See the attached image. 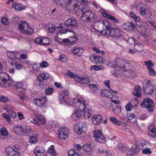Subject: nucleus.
<instances>
[{"instance_id":"nucleus-63","label":"nucleus","mask_w":156,"mask_h":156,"mask_svg":"<svg viewBox=\"0 0 156 156\" xmlns=\"http://www.w3.org/2000/svg\"><path fill=\"white\" fill-rule=\"evenodd\" d=\"M53 90V89L52 88L48 87L46 90L45 94L47 95H50L52 93Z\"/></svg>"},{"instance_id":"nucleus-51","label":"nucleus","mask_w":156,"mask_h":156,"mask_svg":"<svg viewBox=\"0 0 156 156\" xmlns=\"http://www.w3.org/2000/svg\"><path fill=\"white\" fill-rule=\"evenodd\" d=\"M34 42L36 44L42 45V36L36 38Z\"/></svg>"},{"instance_id":"nucleus-1","label":"nucleus","mask_w":156,"mask_h":156,"mask_svg":"<svg viewBox=\"0 0 156 156\" xmlns=\"http://www.w3.org/2000/svg\"><path fill=\"white\" fill-rule=\"evenodd\" d=\"M2 65L0 62V85L5 87H8L11 85L12 81L7 74L2 73Z\"/></svg>"},{"instance_id":"nucleus-62","label":"nucleus","mask_w":156,"mask_h":156,"mask_svg":"<svg viewBox=\"0 0 156 156\" xmlns=\"http://www.w3.org/2000/svg\"><path fill=\"white\" fill-rule=\"evenodd\" d=\"M48 65V63L45 61L42 62L40 64V67L41 68H45Z\"/></svg>"},{"instance_id":"nucleus-7","label":"nucleus","mask_w":156,"mask_h":156,"mask_svg":"<svg viewBox=\"0 0 156 156\" xmlns=\"http://www.w3.org/2000/svg\"><path fill=\"white\" fill-rule=\"evenodd\" d=\"M74 130L78 134L80 135L87 130V127L84 122H80L75 125Z\"/></svg>"},{"instance_id":"nucleus-18","label":"nucleus","mask_w":156,"mask_h":156,"mask_svg":"<svg viewBox=\"0 0 156 156\" xmlns=\"http://www.w3.org/2000/svg\"><path fill=\"white\" fill-rule=\"evenodd\" d=\"M140 151L139 148L137 146H133L128 151L127 156H133Z\"/></svg>"},{"instance_id":"nucleus-8","label":"nucleus","mask_w":156,"mask_h":156,"mask_svg":"<svg viewBox=\"0 0 156 156\" xmlns=\"http://www.w3.org/2000/svg\"><path fill=\"white\" fill-rule=\"evenodd\" d=\"M69 130L66 127H62L59 129L58 132L59 138L61 140H66L68 137Z\"/></svg>"},{"instance_id":"nucleus-48","label":"nucleus","mask_w":156,"mask_h":156,"mask_svg":"<svg viewBox=\"0 0 156 156\" xmlns=\"http://www.w3.org/2000/svg\"><path fill=\"white\" fill-rule=\"evenodd\" d=\"M57 27H55L53 24H51L48 28V32L50 33H52L55 31Z\"/></svg>"},{"instance_id":"nucleus-24","label":"nucleus","mask_w":156,"mask_h":156,"mask_svg":"<svg viewBox=\"0 0 156 156\" xmlns=\"http://www.w3.org/2000/svg\"><path fill=\"white\" fill-rule=\"evenodd\" d=\"M82 114L84 115V117L85 119H88L92 114L91 111L90 109L87 108L85 106L83 108Z\"/></svg>"},{"instance_id":"nucleus-28","label":"nucleus","mask_w":156,"mask_h":156,"mask_svg":"<svg viewBox=\"0 0 156 156\" xmlns=\"http://www.w3.org/2000/svg\"><path fill=\"white\" fill-rule=\"evenodd\" d=\"M60 28L59 27L58 28L59 31L57 33V36L62 35V34H65L67 32L74 33L73 30L67 29H62L63 27L60 26Z\"/></svg>"},{"instance_id":"nucleus-39","label":"nucleus","mask_w":156,"mask_h":156,"mask_svg":"<svg viewBox=\"0 0 156 156\" xmlns=\"http://www.w3.org/2000/svg\"><path fill=\"white\" fill-rule=\"evenodd\" d=\"M46 153L47 154L48 153L50 154V155H52V156H56V153L53 145L51 146L47 151Z\"/></svg>"},{"instance_id":"nucleus-56","label":"nucleus","mask_w":156,"mask_h":156,"mask_svg":"<svg viewBox=\"0 0 156 156\" xmlns=\"http://www.w3.org/2000/svg\"><path fill=\"white\" fill-rule=\"evenodd\" d=\"M29 142L31 144H34L37 142V139L36 137L32 136L30 138Z\"/></svg>"},{"instance_id":"nucleus-12","label":"nucleus","mask_w":156,"mask_h":156,"mask_svg":"<svg viewBox=\"0 0 156 156\" xmlns=\"http://www.w3.org/2000/svg\"><path fill=\"white\" fill-rule=\"evenodd\" d=\"M31 122L35 124L41 125L45 122V118L41 115L38 116L36 119L32 120Z\"/></svg>"},{"instance_id":"nucleus-57","label":"nucleus","mask_w":156,"mask_h":156,"mask_svg":"<svg viewBox=\"0 0 156 156\" xmlns=\"http://www.w3.org/2000/svg\"><path fill=\"white\" fill-rule=\"evenodd\" d=\"M8 101V98L5 96L2 95L0 98V102L6 103Z\"/></svg>"},{"instance_id":"nucleus-45","label":"nucleus","mask_w":156,"mask_h":156,"mask_svg":"<svg viewBox=\"0 0 156 156\" xmlns=\"http://www.w3.org/2000/svg\"><path fill=\"white\" fill-rule=\"evenodd\" d=\"M68 1V0H54V2L56 4H59L62 5H64L65 7L66 3Z\"/></svg>"},{"instance_id":"nucleus-32","label":"nucleus","mask_w":156,"mask_h":156,"mask_svg":"<svg viewBox=\"0 0 156 156\" xmlns=\"http://www.w3.org/2000/svg\"><path fill=\"white\" fill-rule=\"evenodd\" d=\"M102 15L104 17H106L108 19L112 20L115 23H119V21L117 19L110 15L108 14L105 12L103 13Z\"/></svg>"},{"instance_id":"nucleus-52","label":"nucleus","mask_w":156,"mask_h":156,"mask_svg":"<svg viewBox=\"0 0 156 156\" xmlns=\"http://www.w3.org/2000/svg\"><path fill=\"white\" fill-rule=\"evenodd\" d=\"M118 147L119 148L120 151L122 152H125L127 150L126 147L124 146L123 144L122 143H120L119 144Z\"/></svg>"},{"instance_id":"nucleus-6","label":"nucleus","mask_w":156,"mask_h":156,"mask_svg":"<svg viewBox=\"0 0 156 156\" xmlns=\"http://www.w3.org/2000/svg\"><path fill=\"white\" fill-rule=\"evenodd\" d=\"M81 18L85 21L91 23L95 20L97 16L92 11H87L83 12Z\"/></svg>"},{"instance_id":"nucleus-55","label":"nucleus","mask_w":156,"mask_h":156,"mask_svg":"<svg viewBox=\"0 0 156 156\" xmlns=\"http://www.w3.org/2000/svg\"><path fill=\"white\" fill-rule=\"evenodd\" d=\"M69 41L71 43L72 45H73L75 43V42L77 40L76 38L73 36L70 37L68 38Z\"/></svg>"},{"instance_id":"nucleus-31","label":"nucleus","mask_w":156,"mask_h":156,"mask_svg":"<svg viewBox=\"0 0 156 156\" xmlns=\"http://www.w3.org/2000/svg\"><path fill=\"white\" fill-rule=\"evenodd\" d=\"M140 13L142 15L144 16L145 14L146 11L147 10V5L143 3H141L140 4Z\"/></svg>"},{"instance_id":"nucleus-37","label":"nucleus","mask_w":156,"mask_h":156,"mask_svg":"<svg viewBox=\"0 0 156 156\" xmlns=\"http://www.w3.org/2000/svg\"><path fill=\"white\" fill-rule=\"evenodd\" d=\"M51 43V40L49 38L42 36V45H48Z\"/></svg>"},{"instance_id":"nucleus-10","label":"nucleus","mask_w":156,"mask_h":156,"mask_svg":"<svg viewBox=\"0 0 156 156\" xmlns=\"http://www.w3.org/2000/svg\"><path fill=\"white\" fill-rule=\"evenodd\" d=\"M85 101L82 99L79 98H74L73 101V106L80 108H83L85 106Z\"/></svg>"},{"instance_id":"nucleus-22","label":"nucleus","mask_w":156,"mask_h":156,"mask_svg":"<svg viewBox=\"0 0 156 156\" xmlns=\"http://www.w3.org/2000/svg\"><path fill=\"white\" fill-rule=\"evenodd\" d=\"M25 127H23L22 126H15L13 128V131L19 135H23L25 134L24 132Z\"/></svg>"},{"instance_id":"nucleus-23","label":"nucleus","mask_w":156,"mask_h":156,"mask_svg":"<svg viewBox=\"0 0 156 156\" xmlns=\"http://www.w3.org/2000/svg\"><path fill=\"white\" fill-rule=\"evenodd\" d=\"M69 94V92L68 90H64L59 96V100L62 102H66V97Z\"/></svg>"},{"instance_id":"nucleus-16","label":"nucleus","mask_w":156,"mask_h":156,"mask_svg":"<svg viewBox=\"0 0 156 156\" xmlns=\"http://www.w3.org/2000/svg\"><path fill=\"white\" fill-rule=\"evenodd\" d=\"M83 109L80 108L76 110L75 112L71 116L72 119L75 120H77L80 117H81L82 114Z\"/></svg>"},{"instance_id":"nucleus-3","label":"nucleus","mask_w":156,"mask_h":156,"mask_svg":"<svg viewBox=\"0 0 156 156\" xmlns=\"http://www.w3.org/2000/svg\"><path fill=\"white\" fill-rule=\"evenodd\" d=\"M18 28L20 32L27 35H30L33 33L34 30L30 27V26L25 21L20 22Z\"/></svg>"},{"instance_id":"nucleus-4","label":"nucleus","mask_w":156,"mask_h":156,"mask_svg":"<svg viewBox=\"0 0 156 156\" xmlns=\"http://www.w3.org/2000/svg\"><path fill=\"white\" fill-rule=\"evenodd\" d=\"M108 65L110 66L112 68L116 69L119 68L122 70L125 68L128 64L122 59L117 58L113 62H110Z\"/></svg>"},{"instance_id":"nucleus-2","label":"nucleus","mask_w":156,"mask_h":156,"mask_svg":"<svg viewBox=\"0 0 156 156\" xmlns=\"http://www.w3.org/2000/svg\"><path fill=\"white\" fill-rule=\"evenodd\" d=\"M143 89L147 94H151L156 90V86L150 80H145L143 83Z\"/></svg>"},{"instance_id":"nucleus-54","label":"nucleus","mask_w":156,"mask_h":156,"mask_svg":"<svg viewBox=\"0 0 156 156\" xmlns=\"http://www.w3.org/2000/svg\"><path fill=\"white\" fill-rule=\"evenodd\" d=\"M2 116L6 119L7 121L9 123L11 122V118L10 116L6 113H2Z\"/></svg>"},{"instance_id":"nucleus-36","label":"nucleus","mask_w":156,"mask_h":156,"mask_svg":"<svg viewBox=\"0 0 156 156\" xmlns=\"http://www.w3.org/2000/svg\"><path fill=\"white\" fill-rule=\"evenodd\" d=\"M18 54V52L15 51H9L7 53L6 55L9 58L11 59H13V58H15L16 56Z\"/></svg>"},{"instance_id":"nucleus-17","label":"nucleus","mask_w":156,"mask_h":156,"mask_svg":"<svg viewBox=\"0 0 156 156\" xmlns=\"http://www.w3.org/2000/svg\"><path fill=\"white\" fill-rule=\"evenodd\" d=\"M65 24L68 27L73 28L77 25L76 20L74 18H69L65 22Z\"/></svg>"},{"instance_id":"nucleus-14","label":"nucleus","mask_w":156,"mask_h":156,"mask_svg":"<svg viewBox=\"0 0 156 156\" xmlns=\"http://www.w3.org/2000/svg\"><path fill=\"white\" fill-rule=\"evenodd\" d=\"M90 59L91 62H95L96 64L103 63L105 61L104 59L98 55H93L90 56Z\"/></svg>"},{"instance_id":"nucleus-33","label":"nucleus","mask_w":156,"mask_h":156,"mask_svg":"<svg viewBox=\"0 0 156 156\" xmlns=\"http://www.w3.org/2000/svg\"><path fill=\"white\" fill-rule=\"evenodd\" d=\"M8 156H20V153L14 150L12 147L9 148Z\"/></svg>"},{"instance_id":"nucleus-58","label":"nucleus","mask_w":156,"mask_h":156,"mask_svg":"<svg viewBox=\"0 0 156 156\" xmlns=\"http://www.w3.org/2000/svg\"><path fill=\"white\" fill-rule=\"evenodd\" d=\"M147 68L148 70L149 73L150 75L154 76L155 74V72L151 67H147Z\"/></svg>"},{"instance_id":"nucleus-26","label":"nucleus","mask_w":156,"mask_h":156,"mask_svg":"<svg viewBox=\"0 0 156 156\" xmlns=\"http://www.w3.org/2000/svg\"><path fill=\"white\" fill-rule=\"evenodd\" d=\"M49 74L45 73H40L37 77L38 80L40 82H43L44 80H47L49 78Z\"/></svg>"},{"instance_id":"nucleus-40","label":"nucleus","mask_w":156,"mask_h":156,"mask_svg":"<svg viewBox=\"0 0 156 156\" xmlns=\"http://www.w3.org/2000/svg\"><path fill=\"white\" fill-rule=\"evenodd\" d=\"M130 17L132 18L136 22H138L140 21V18L138 16H136L134 13L133 12H130L129 13Z\"/></svg>"},{"instance_id":"nucleus-53","label":"nucleus","mask_w":156,"mask_h":156,"mask_svg":"<svg viewBox=\"0 0 156 156\" xmlns=\"http://www.w3.org/2000/svg\"><path fill=\"white\" fill-rule=\"evenodd\" d=\"M1 22L2 24L5 25H8L9 24L8 20L6 17H4L2 18Z\"/></svg>"},{"instance_id":"nucleus-43","label":"nucleus","mask_w":156,"mask_h":156,"mask_svg":"<svg viewBox=\"0 0 156 156\" xmlns=\"http://www.w3.org/2000/svg\"><path fill=\"white\" fill-rule=\"evenodd\" d=\"M68 154L69 156H81L79 153L73 149H71L69 150L68 152Z\"/></svg>"},{"instance_id":"nucleus-11","label":"nucleus","mask_w":156,"mask_h":156,"mask_svg":"<svg viewBox=\"0 0 156 156\" xmlns=\"http://www.w3.org/2000/svg\"><path fill=\"white\" fill-rule=\"evenodd\" d=\"M47 101L46 96H43L41 98L35 99L34 102L37 107H41L44 105Z\"/></svg>"},{"instance_id":"nucleus-61","label":"nucleus","mask_w":156,"mask_h":156,"mask_svg":"<svg viewBox=\"0 0 156 156\" xmlns=\"http://www.w3.org/2000/svg\"><path fill=\"white\" fill-rule=\"evenodd\" d=\"M121 109L119 107H117L113 109V111L114 113L116 115H118L121 112Z\"/></svg>"},{"instance_id":"nucleus-42","label":"nucleus","mask_w":156,"mask_h":156,"mask_svg":"<svg viewBox=\"0 0 156 156\" xmlns=\"http://www.w3.org/2000/svg\"><path fill=\"white\" fill-rule=\"evenodd\" d=\"M73 6L75 9L78 10V9L82 10L83 9L82 6H83V5H81L80 2L79 1H77V3H76L75 4L73 5Z\"/></svg>"},{"instance_id":"nucleus-44","label":"nucleus","mask_w":156,"mask_h":156,"mask_svg":"<svg viewBox=\"0 0 156 156\" xmlns=\"http://www.w3.org/2000/svg\"><path fill=\"white\" fill-rule=\"evenodd\" d=\"M67 75L71 78H74L76 81L77 78L79 77L77 74H74L70 70H68L67 72Z\"/></svg>"},{"instance_id":"nucleus-49","label":"nucleus","mask_w":156,"mask_h":156,"mask_svg":"<svg viewBox=\"0 0 156 156\" xmlns=\"http://www.w3.org/2000/svg\"><path fill=\"white\" fill-rule=\"evenodd\" d=\"M110 120L113 123L117 126H119L120 125V122L115 117H111L109 118Z\"/></svg>"},{"instance_id":"nucleus-20","label":"nucleus","mask_w":156,"mask_h":156,"mask_svg":"<svg viewBox=\"0 0 156 156\" xmlns=\"http://www.w3.org/2000/svg\"><path fill=\"white\" fill-rule=\"evenodd\" d=\"M94 143L91 142L90 144H86L83 146V149L86 152H90L93 150L95 148Z\"/></svg>"},{"instance_id":"nucleus-27","label":"nucleus","mask_w":156,"mask_h":156,"mask_svg":"<svg viewBox=\"0 0 156 156\" xmlns=\"http://www.w3.org/2000/svg\"><path fill=\"white\" fill-rule=\"evenodd\" d=\"M12 7L15 10L17 11H20L22 10L25 9L26 7L21 4L19 3H13L12 5Z\"/></svg>"},{"instance_id":"nucleus-60","label":"nucleus","mask_w":156,"mask_h":156,"mask_svg":"<svg viewBox=\"0 0 156 156\" xmlns=\"http://www.w3.org/2000/svg\"><path fill=\"white\" fill-rule=\"evenodd\" d=\"M63 44L64 45H66L67 46L71 45V43L69 41L68 39H63Z\"/></svg>"},{"instance_id":"nucleus-9","label":"nucleus","mask_w":156,"mask_h":156,"mask_svg":"<svg viewBox=\"0 0 156 156\" xmlns=\"http://www.w3.org/2000/svg\"><path fill=\"white\" fill-rule=\"evenodd\" d=\"M93 134L96 141L100 143L104 142L105 138L100 130L94 131Z\"/></svg>"},{"instance_id":"nucleus-5","label":"nucleus","mask_w":156,"mask_h":156,"mask_svg":"<svg viewBox=\"0 0 156 156\" xmlns=\"http://www.w3.org/2000/svg\"><path fill=\"white\" fill-rule=\"evenodd\" d=\"M140 105L143 108H147L149 112H152L154 108V103L152 100L146 98L142 101Z\"/></svg>"},{"instance_id":"nucleus-64","label":"nucleus","mask_w":156,"mask_h":156,"mask_svg":"<svg viewBox=\"0 0 156 156\" xmlns=\"http://www.w3.org/2000/svg\"><path fill=\"white\" fill-rule=\"evenodd\" d=\"M133 106L130 103H128L126 106V108L127 111H130L132 110Z\"/></svg>"},{"instance_id":"nucleus-21","label":"nucleus","mask_w":156,"mask_h":156,"mask_svg":"<svg viewBox=\"0 0 156 156\" xmlns=\"http://www.w3.org/2000/svg\"><path fill=\"white\" fill-rule=\"evenodd\" d=\"M102 119L103 118L101 115H94L92 119V122L95 125H99L102 122Z\"/></svg>"},{"instance_id":"nucleus-35","label":"nucleus","mask_w":156,"mask_h":156,"mask_svg":"<svg viewBox=\"0 0 156 156\" xmlns=\"http://www.w3.org/2000/svg\"><path fill=\"white\" fill-rule=\"evenodd\" d=\"M100 94L102 96H106L109 98H112V93L108 90H103Z\"/></svg>"},{"instance_id":"nucleus-47","label":"nucleus","mask_w":156,"mask_h":156,"mask_svg":"<svg viewBox=\"0 0 156 156\" xmlns=\"http://www.w3.org/2000/svg\"><path fill=\"white\" fill-rule=\"evenodd\" d=\"M89 87L90 89L94 92H97L98 91V85L97 84H90L89 85Z\"/></svg>"},{"instance_id":"nucleus-46","label":"nucleus","mask_w":156,"mask_h":156,"mask_svg":"<svg viewBox=\"0 0 156 156\" xmlns=\"http://www.w3.org/2000/svg\"><path fill=\"white\" fill-rule=\"evenodd\" d=\"M2 109L6 110L7 112L9 113L12 112V108L11 105L5 104L3 106Z\"/></svg>"},{"instance_id":"nucleus-30","label":"nucleus","mask_w":156,"mask_h":156,"mask_svg":"<svg viewBox=\"0 0 156 156\" xmlns=\"http://www.w3.org/2000/svg\"><path fill=\"white\" fill-rule=\"evenodd\" d=\"M76 79V82L80 83V84L88 83L90 81L89 78L87 77L80 78L79 76Z\"/></svg>"},{"instance_id":"nucleus-41","label":"nucleus","mask_w":156,"mask_h":156,"mask_svg":"<svg viewBox=\"0 0 156 156\" xmlns=\"http://www.w3.org/2000/svg\"><path fill=\"white\" fill-rule=\"evenodd\" d=\"M151 130V134H150V136L151 137H156V129L154 128L153 125L151 126L149 128Z\"/></svg>"},{"instance_id":"nucleus-15","label":"nucleus","mask_w":156,"mask_h":156,"mask_svg":"<svg viewBox=\"0 0 156 156\" xmlns=\"http://www.w3.org/2000/svg\"><path fill=\"white\" fill-rule=\"evenodd\" d=\"M103 24L105 25L106 30H104L103 31V33L104 34L107 36H110L111 37V31H112V28H111V24L108 23L107 21H104L103 22Z\"/></svg>"},{"instance_id":"nucleus-29","label":"nucleus","mask_w":156,"mask_h":156,"mask_svg":"<svg viewBox=\"0 0 156 156\" xmlns=\"http://www.w3.org/2000/svg\"><path fill=\"white\" fill-rule=\"evenodd\" d=\"M73 54L78 56H81L83 52V49L79 47H75L73 50Z\"/></svg>"},{"instance_id":"nucleus-59","label":"nucleus","mask_w":156,"mask_h":156,"mask_svg":"<svg viewBox=\"0 0 156 156\" xmlns=\"http://www.w3.org/2000/svg\"><path fill=\"white\" fill-rule=\"evenodd\" d=\"M19 98L23 102H26L28 99L27 97L24 95H20L19 96Z\"/></svg>"},{"instance_id":"nucleus-19","label":"nucleus","mask_w":156,"mask_h":156,"mask_svg":"<svg viewBox=\"0 0 156 156\" xmlns=\"http://www.w3.org/2000/svg\"><path fill=\"white\" fill-rule=\"evenodd\" d=\"M120 35V30L119 28L115 27L112 28L111 37L114 38H118Z\"/></svg>"},{"instance_id":"nucleus-34","label":"nucleus","mask_w":156,"mask_h":156,"mask_svg":"<svg viewBox=\"0 0 156 156\" xmlns=\"http://www.w3.org/2000/svg\"><path fill=\"white\" fill-rule=\"evenodd\" d=\"M68 0V1H67V2L66 3L65 7L67 9H68V10H70L71 9L70 8V7H69V6L71 7V5L73 6L74 4H75L76 3H77V0Z\"/></svg>"},{"instance_id":"nucleus-25","label":"nucleus","mask_w":156,"mask_h":156,"mask_svg":"<svg viewBox=\"0 0 156 156\" xmlns=\"http://www.w3.org/2000/svg\"><path fill=\"white\" fill-rule=\"evenodd\" d=\"M8 137V132L5 128L2 127L0 130V139H7Z\"/></svg>"},{"instance_id":"nucleus-38","label":"nucleus","mask_w":156,"mask_h":156,"mask_svg":"<svg viewBox=\"0 0 156 156\" xmlns=\"http://www.w3.org/2000/svg\"><path fill=\"white\" fill-rule=\"evenodd\" d=\"M34 131L33 129H31L30 127H25L24 132L25 134H24L23 135L26 136H29Z\"/></svg>"},{"instance_id":"nucleus-13","label":"nucleus","mask_w":156,"mask_h":156,"mask_svg":"<svg viewBox=\"0 0 156 156\" xmlns=\"http://www.w3.org/2000/svg\"><path fill=\"white\" fill-rule=\"evenodd\" d=\"M34 152L37 156H46L45 150L41 146L36 147L34 151Z\"/></svg>"},{"instance_id":"nucleus-50","label":"nucleus","mask_w":156,"mask_h":156,"mask_svg":"<svg viewBox=\"0 0 156 156\" xmlns=\"http://www.w3.org/2000/svg\"><path fill=\"white\" fill-rule=\"evenodd\" d=\"M11 64L12 66L14 65V67L18 70H20L22 67V66L21 64L17 63L16 62H14L13 61L11 62Z\"/></svg>"}]
</instances>
